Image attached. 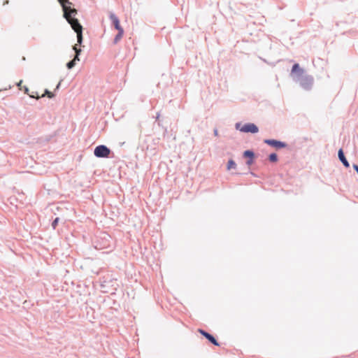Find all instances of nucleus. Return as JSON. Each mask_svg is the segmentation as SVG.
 I'll list each match as a JSON object with an SVG mask.
<instances>
[{
	"mask_svg": "<svg viewBox=\"0 0 358 358\" xmlns=\"http://www.w3.org/2000/svg\"><path fill=\"white\" fill-rule=\"evenodd\" d=\"M60 85V83L58 84V85L57 86V88H59V86Z\"/></svg>",
	"mask_w": 358,
	"mask_h": 358,
	"instance_id": "nucleus-22",
	"label": "nucleus"
},
{
	"mask_svg": "<svg viewBox=\"0 0 358 358\" xmlns=\"http://www.w3.org/2000/svg\"><path fill=\"white\" fill-rule=\"evenodd\" d=\"M58 222H59V218L57 217L55 219V220L52 222V226L54 229L56 228L57 224H58Z\"/></svg>",
	"mask_w": 358,
	"mask_h": 358,
	"instance_id": "nucleus-17",
	"label": "nucleus"
},
{
	"mask_svg": "<svg viewBox=\"0 0 358 358\" xmlns=\"http://www.w3.org/2000/svg\"><path fill=\"white\" fill-rule=\"evenodd\" d=\"M45 95H47L49 98H52L54 94L52 92L45 90V93L41 95V97H43Z\"/></svg>",
	"mask_w": 358,
	"mask_h": 358,
	"instance_id": "nucleus-15",
	"label": "nucleus"
},
{
	"mask_svg": "<svg viewBox=\"0 0 358 358\" xmlns=\"http://www.w3.org/2000/svg\"><path fill=\"white\" fill-rule=\"evenodd\" d=\"M22 90H24L25 94H27L29 95L30 97L36 98L38 99L40 98V96H38L37 92H32V94H29V88L27 86H24L22 88Z\"/></svg>",
	"mask_w": 358,
	"mask_h": 358,
	"instance_id": "nucleus-10",
	"label": "nucleus"
},
{
	"mask_svg": "<svg viewBox=\"0 0 358 358\" xmlns=\"http://www.w3.org/2000/svg\"><path fill=\"white\" fill-rule=\"evenodd\" d=\"M124 34V31H118V34L116 35V36L114 38V43H117L121 38H122Z\"/></svg>",
	"mask_w": 358,
	"mask_h": 358,
	"instance_id": "nucleus-11",
	"label": "nucleus"
},
{
	"mask_svg": "<svg viewBox=\"0 0 358 358\" xmlns=\"http://www.w3.org/2000/svg\"><path fill=\"white\" fill-rule=\"evenodd\" d=\"M268 159L272 162H275L278 161V156L275 153H272L269 155Z\"/></svg>",
	"mask_w": 358,
	"mask_h": 358,
	"instance_id": "nucleus-12",
	"label": "nucleus"
},
{
	"mask_svg": "<svg viewBox=\"0 0 358 358\" xmlns=\"http://www.w3.org/2000/svg\"><path fill=\"white\" fill-rule=\"evenodd\" d=\"M236 167V163L233 160H229L227 164V169L230 170L231 169H234Z\"/></svg>",
	"mask_w": 358,
	"mask_h": 358,
	"instance_id": "nucleus-13",
	"label": "nucleus"
},
{
	"mask_svg": "<svg viewBox=\"0 0 358 358\" xmlns=\"http://www.w3.org/2000/svg\"><path fill=\"white\" fill-rule=\"evenodd\" d=\"M296 71H300V72H303L302 69H301L299 68V66L298 64H295L293 66H292V72L294 73V72H296Z\"/></svg>",
	"mask_w": 358,
	"mask_h": 358,
	"instance_id": "nucleus-14",
	"label": "nucleus"
},
{
	"mask_svg": "<svg viewBox=\"0 0 358 358\" xmlns=\"http://www.w3.org/2000/svg\"><path fill=\"white\" fill-rule=\"evenodd\" d=\"M75 16L72 15L69 17L68 19H66L68 22L71 24L72 29L76 32L77 34V39H78V43L81 44L83 41V27L79 23L78 20L74 17Z\"/></svg>",
	"mask_w": 358,
	"mask_h": 358,
	"instance_id": "nucleus-1",
	"label": "nucleus"
},
{
	"mask_svg": "<svg viewBox=\"0 0 358 358\" xmlns=\"http://www.w3.org/2000/svg\"><path fill=\"white\" fill-rule=\"evenodd\" d=\"M110 18L112 20L115 28L117 31H124L123 28L120 26V21H119L118 18L114 14L111 13L110 15Z\"/></svg>",
	"mask_w": 358,
	"mask_h": 358,
	"instance_id": "nucleus-7",
	"label": "nucleus"
},
{
	"mask_svg": "<svg viewBox=\"0 0 358 358\" xmlns=\"http://www.w3.org/2000/svg\"><path fill=\"white\" fill-rule=\"evenodd\" d=\"M22 80H20L18 83H17V86L19 87V89L20 90H22Z\"/></svg>",
	"mask_w": 358,
	"mask_h": 358,
	"instance_id": "nucleus-20",
	"label": "nucleus"
},
{
	"mask_svg": "<svg viewBox=\"0 0 358 358\" xmlns=\"http://www.w3.org/2000/svg\"><path fill=\"white\" fill-rule=\"evenodd\" d=\"M110 150L105 145H99L94 149V155L97 157H108Z\"/></svg>",
	"mask_w": 358,
	"mask_h": 358,
	"instance_id": "nucleus-4",
	"label": "nucleus"
},
{
	"mask_svg": "<svg viewBox=\"0 0 358 358\" xmlns=\"http://www.w3.org/2000/svg\"><path fill=\"white\" fill-rule=\"evenodd\" d=\"M264 143L275 148H282L286 147V144L285 143L277 140L266 139L264 140Z\"/></svg>",
	"mask_w": 358,
	"mask_h": 358,
	"instance_id": "nucleus-5",
	"label": "nucleus"
},
{
	"mask_svg": "<svg viewBox=\"0 0 358 358\" xmlns=\"http://www.w3.org/2000/svg\"><path fill=\"white\" fill-rule=\"evenodd\" d=\"M79 55H76L74 58L73 59V60L76 62V61H79L80 59H79Z\"/></svg>",
	"mask_w": 358,
	"mask_h": 358,
	"instance_id": "nucleus-19",
	"label": "nucleus"
},
{
	"mask_svg": "<svg viewBox=\"0 0 358 358\" xmlns=\"http://www.w3.org/2000/svg\"><path fill=\"white\" fill-rule=\"evenodd\" d=\"M73 50L76 52V55H80V53L81 52L80 49L77 48V47L75 45V46H73Z\"/></svg>",
	"mask_w": 358,
	"mask_h": 358,
	"instance_id": "nucleus-18",
	"label": "nucleus"
},
{
	"mask_svg": "<svg viewBox=\"0 0 358 358\" xmlns=\"http://www.w3.org/2000/svg\"><path fill=\"white\" fill-rule=\"evenodd\" d=\"M243 155L245 157H250L251 159V160L248 162V164H249V165L252 164V159L254 157L253 152H252L250 150H246V151L244 152Z\"/></svg>",
	"mask_w": 358,
	"mask_h": 358,
	"instance_id": "nucleus-9",
	"label": "nucleus"
},
{
	"mask_svg": "<svg viewBox=\"0 0 358 358\" xmlns=\"http://www.w3.org/2000/svg\"><path fill=\"white\" fill-rule=\"evenodd\" d=\"M58 1L62 6L64 17L66 19H68L72 15L75 16L77 14L76 9L71 8L70 5H71V2H70L69 0H58Z\"/></svg>",
	"mask_w": 358,
	"mask_h": 358,
	"instance_id": "nucleus-2",
	"label": "nucleus"
},
{
	"mask_svg": "<svg viewBox=\"0 0 358 358\" xmlns=\"http://www.w3.org/2000/svg\"><path fill=\"white\" fill-rule=\"evenodd\" d=\"M353 168L355 169V170L357 171V173H358V166L356 165V164H354L353 165Z\"/></svg>",
	"mask_w": 358,
	"mask_h": 358,
	"instance_id": "nucleus-21",
	"label": "nucleus"
},
{
	"mask_svg": "<svg viewBox=\"0 0 358 358\" xmlns=\"http://www.w3.org/2000/svg\"><path fill=\"white\" fill-rule=\"evenodd\" d=\"M338 157H339V159L342 162V163L343 164V165L345 167L350 166L348 162L347 161V159H345V157L344 156L342 149H340L338 151Z\"/></svg>",
	"mask_w": 358,
	"mask_h": 358,
	"instance_id": "nucleus-8",
	"label": "nucleus"
},
{
	"mask_svg": "<svg viewBox=\"0 0 358 358\" xmlns=\"http://www.w3.org/2000/svg\"><path fill=\"white\" fill-rule=\"evenodd\" d=\"M198 331L201 334L203 335V336H205L210 342H211L213 344H214L215 345H219V343L217 342V341L215 340V338L210 334L206 332L205 331L202 330V329H199Z\"/></svg>",
	"mask_w": 358,
	"mask_h": 358,
	"instance_id": "nucleus-6",
	"label": "nucleus"
},
{
	"mask_svg": "<svg viewBox=\"0 0 358 358\" xmlns=\"http://www.w3.org/2000/svg\"><path fill=\"white\" fill-rule=\"evenodd\" d=\"M236 128L237 129H239L241 131L245 132V133L250 132V133L255 134L259 131L258 127L253 123L245 124L241 127V124L237 123L236 124Z\"/></svg>",
	"mask_w": 358,
	"mask_h": 358,
	"instance_id": "nucleus-3",
	"label": "nucleus"
},
{
	"mask_svg": "<svg viewBox=\"0 0 358 358\" xmlns=\"http://www.w3.org/2000/svg\"><path fill=\"white\" fill-rule=\"evenodd\" d=\"M76 65V62L72 59L67 64V67L69 69L73 68Z\"/></svg>",
	"mask_w": 358,
	"mask_h": 358,
	"instance_id": "nucleus-16",
	"label": "nucleus"
}]
</instances>
